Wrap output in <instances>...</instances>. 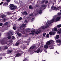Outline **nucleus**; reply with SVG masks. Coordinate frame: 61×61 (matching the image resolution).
<instances>
[{
  "label": "nucleus",
  "instance_id": "obj_1",
  "mask_svg": "<svg viewBox=\"0 0 61 61\" xmlns=\"http://www.w3.org/2000/svg\"><path fill=\"white\" fill-rule=\"evenodd\" d=\"M51 24V22L50 21H49L47 22L46 24V26H42V29H46V28H47L48 27L47 26H49Z\"/></svg>",
  "mask_w": 61,
  "mask_h": 61
},
{
  "label": "nucleus",
  "instance_id": "obj_2",
  "mask_svg": "<svg viewBox=\"0 0 61 61\" xmlns=\"http://www.w3.org/2000/svg\"><path fill=\"white\" fill-rule=\"evenodd\" d=\"M54 19H53L51 20V21H52V22H56L57 21H59L60 20V18H61V17H60L59 16L57 17V18L55 19V18H56V17H54ZM53 22H52L51 23H53Z\"/></svg>",
  "mask_w": 61,
  "mask_h": 61
},
{
  "label": "nucleus",
  "instance_id": "obj_3",
  "mask_svg": "<svg viewBox=\"0 0 61 61\" xmlns=\"http://www.w3.org/2000/svg\"><path fill=\"white\" fill-rule=\"evenodd\" d=\"M10 9L11 10H14L15 9H16V8H17L16 6H15L13 4H11L10 5Z\"/></svg>",
  "mask_w": 61,
  "mask_h": 61
},
{
  "label": "nucleus",
  "instance_id": "obj_4",
  "mask_svg": "<svg viewBox=\"0 0 61 61\" xmlns=\"http://www.w3.org/2000/svg\"><path fill=\"white\" fill-rule=\"evenodd\" d=\"M53 42H54V41L51 40L49 41H47L46 43V44L47 46H49V45L50 46V44H53Z\"/></svg>",
  "mask_w": 61,
  "mask_h": 61
},
{
  "label": "nucleus",
  "instance_id": "obj_5",
  "mask_svg": "<svg viewBox=\"0 0 61 61\" xmlns=\"http://www.w3.org/2000/svg\"><path fill=\"white\" fill-rule=\"evenodd\" d=\"M35 52L37 53H39L40 52H41L42 51H41V48H39L36 51H35Z\"/></svg>",
  "mask_w": 61,
  "mask_h": 61
},
{
  "label": "nucleus",
  "instance_id": "obj_6",
  "mask_svg": "<svg viewBox=\"0 0 61 61\" xmlns=\"http://www.w3.org/2000/svg\"><path fill=\"white\" fill-rule=\"evenodd\" d=\"M51 8L52 10H56L57 8L55 7H54V4H53L51 7Z\"/></svg>",
  "mask_w": 61,
  "mask_h": 61
},
{
  "label": "nucleus",
  "instance_id": "obj_7",
  "mask_svg": "<svg viewBox=\"0 0 61 61\" xmlns=\"http://www.w3.org/2000/svg\"><path fill=\"white\" fill-rule=\"evenodd\" d=\"M9 36H11L13 35V31L12 30H10L9 33L8 34Z\"/></svg>",
  "mask_w": 61,
  "mask_h": 61
},
{
  "label": "nucleus",
  "instance_id": "obj_8",
  "mask_svg": "<svg viewBox=\"0 0 61 61\" xmlns=\"http://www.w3.org/2000/svg\"><path fill=\"white\" fill-rule=\"evenodd\" d=\"M1 43L2 45H5V41L4 40H2L1 41Z\"/></svg>",
  "mask_w": 61,
  "mask_h": 61
},
{
  "label": "nucleus",
  "instance_id": "obj_9",
  "mask_svg": "<svg viewBox=\"0 0 61 61\" xmlns=\"http://www.w3.org/2000/svg\"><path fill=\"white\" fill-rule=\"evenodd\" d=\"M53 44H52L51 45H50L49 46H48V48H50L51 49L54 48V47L52 46Z\"/></svg>",
  "mask_w": 61,
  "mask_h": 61
},
{
  "label": "nucleus",
  "instance_id": "obj_10",
  "mask_svg": "<svg viewBox=\"0 0 61 61\" xmlns=\"http://www.w3.org/2000/svg\"><path fill=\"white\" fill-rule=\"evenodd\" d=\"M20 42H21V41L20 40H18V42L17 43H16L15 44V46H18L19 44V43H20Z\"/></svg>",
  "mask_w": 61,
  "mask_h": 61
},
{
  "label": "nucleus",
  "instance_id": "obj_11",
  "mask_svg": "<svg viewBox=\"0 0 61 61\" xmlns=\"http://www.w3.org/2000/svg\"><path fill=\"white\" fill-rule=\"evenodd\" d=\"M36 47V45H34L30 47V49H34V48H35Z\"/></svg>",
  "mask_w": 61,
  "mask_h": 61
},
{
  "label": "nucleus",
  "instance_id": "obj_12",
  "mask_svg": "<svg viewBox=\"0 0 61 61\" xmlns=\"http://www.w3.org/2000/svg\"><path fill=\"white\" fill-rule=\"evenodd\" d=\"M16 57H19V56H21V55L20 53H17L16 55Z\"/></svg>",
  "mask_w": 61,
  "mask_h": 61
},
{
  "label": "nucleus",
  "instance_id": "obj_13",
  "mask_svg": "<svg viewBox=\"0 0 61 61\" xmlns=\"http://www.w3.org/2000/svg\"><path fill=\"white\" fill-rule=\"evenodd\" d=\"M26 25V24H23L20 27V29H21V28H22V27H25V26Z\"/></svg>",
  "mask_w": 61,
  "mask_h": 61
},
{
  "label": "nucleus",
  "instance_id": "obj_14",
  "mask_svg": "<svg viewBox=\"0 0 61 61\" xmlns=\"http://www.w3.org/2000/svg\"><path fill=\"white\" fill-rule=\"evenodd\" d=\"M12 52V50H10L8 51H7V53L9 54V53H11Z\"/></svg>",
  "mask_w": 61,
  "mask_h": 61
},
{
  "label": "nucleus",
  "instance_id": "obj_15",
  "mask_svg": "<svg viewBox=\"0 0 61 61\" xmlns=\"http://www.w3.org/2000/svg\"><path fill=\"white\" fill-rule=\"evenodd\" d=\"M48 45H46V44L44 46V48H45V49H47L48 48Z\"/></svg>",
  "mask_w": 61,
  "mask_h": 61
},
{
  "label": "nucleus",
  "instance_id": "obj_16",
  "mask_svg": "<svg viewBox=\"0 0 61 61\" xmlns=\"http://www.w3.org/2000/svg\"><path fill=\"white\" fill-rule=\"evenodd\" d=\"M23 61H28V57H26L25 58L24 60Z\"/></svg>",
  "mask_w": 61,
  "mask_h": 61
},
{
  "label": "nucleus",
  "instance_id": "obj_17",
  "mask_svg": "<svg viewBox=\"0 0 61 61\" xmlns=\"http://www.w3.org/2000/svg\"><path fill=\"white\" fill-rule=\"evenodd\" d=\"M8 5V3L5 2L3 4V6H7Z\"/></svg>",
  "mask_w": 61,
  "mask_h": 61
},
{
  "label": "nucleus",
  "instance_id": "obj_18",
  "mask_svg": "<svg viewBox=\"0 0 61 61\" xmlns=\"http://www.w3.org/2000/svg\"><path fill=\"white\" fill-rule=\"evenodd\" d=\"M23 28L24 27L21 28V29L22 32H24V31H25V28Z\"/></svg>",
  "mask_w": 61,
  "mask_h": 61
},
{
  "label": "nucleus",
  "instance_id": "obj_19",
  "mask_svg": "<svg viewBox=\"0 0 61 61\" xmlns=\"http://www.w3.org/2000/svg\"><path fill=\"white\" fill-rule=\"evenodd\" d=\"M57 43H61V40H58L56 41Z\"/></svg>",
  "mask_w": 61,
  "mask_h": 61
},
{
  "label": "nucleus",
  "instance_id": "obj_20",
  "mask_svg": "<svg viewBox=\"0 0 61 61\" xmlns=\"http://www.w3.org/2000/svg\"><path fill=\"white\" fill-rule=\"evenodd\" d=\"M6 16V15H4L3 14L1 15V17L2 18H4V17H5Z\"/></svg>",
  "mask_w": 61,
  "mask_h": 61
},
{
  "label": "nucleus",
  "instance_id": "obj_21",
  "mask_svg": "<svg viewBox=\"0 0 61 61\" xmlns=\"http://www.w3.org/2000/svg\"><path fill=\"white\" fill-rule=\"evenodd\" d=\"M16 33L19 36H21V33H20L18 32H17Z\"/></svg>",
  "mask_w": 61,
  "mask_h": 61
},
{
  "label": "nucleus",
  "instance_id": "obj_22",
  "mask_svg": "<svg viewBox=\"0 0 61 61\" xmlns=\"http://www.w3.org/2000/svg\"><path fill=\"white\" fill-rule=\"evenodd\" d=\"M59 37V35H57L56 36V39H58Z\"/></svg>",
  "mask_w": 61,
  "mask_h": 61
},
{
  "label": "nucleus",
  "instance_id": "obj_23",
  "mask_svg": "<svg viewBox=\"0 0 61 61\" xmlns=\"http://www.w3.org/2000/svg\"><path fill=\"white\" fill-rule=\"evenodd\" d=\"M23 14H24L25 15H27L28 14L27 12L26 11H25L24 12H23Z\"/></svg>",
  "mask_w": 61,
  "mask_h": 61
},
{
  "label": "nucleus",
  "instance_id": "obj_24",
  "mask_svg": "<svg viewBox=\"0 0 61 61\" xmlns=\"http://www.w3.org/2000/svg\"><path fill=\"white\" fill-rule=\"evenodd\" d=\"M4 49H8V47L7 46H5L4 47Z\"/></svg>",
  "mask_w": 61,
  "mask_h": 61
},
{
  "label": "nucleus",
  "instance_id": "obj_25",
  "mask_svg": "<svg viewBox=\"0 0 61 61\" xmlns=\"http://www.w3.org/2000/svg\"><path fill=\"white\" fill-rule=\"evenodd\" d=\"M57 27L58 28H60V27H61V25L60 24L57 25Z\"/></svg>",
  "mask_w": 61,
  "mask_h": 61
},
{
  "label": "nucleus",
  "instance_id": "obj_26",
  "mask_svg": "<svg viewBox=\"0 0 61 61\" xmlns=\"http://www.w3.org/2000/svg\"><path fill=\"white\" fill-rule=\"evenodd\" d=\"M39 14L41 15V14H42V11L41 10H39Z\"/></svg>",
  "mask_w": 61,
  "mask_h": 61
},
{
  "label": "nucleus",
  "instance_id": "obj_27",
  "mask_svg": "<svg viewBox=\"0 0 61 61\" xmlns=\"http://www.w3.org/2000/svg\"><path fill=\"white\" fill-rule=\"evenodd\" d=\"M60 8H61V7L60 6H59L58 7H57V10H59V9H60Z\"/></svg>",
  "mask_w": 61,
  "mask_h": 61
},
{
  "label": "nucleus",
  "instance_id": "obj_28",
  "mask_svg": "<svg viewBox=\"0 0 61 61\" xmlns=\"http://www.w3.org/2000/svg\"><path fill=\"white\" fill-rule=\"evenodd\" d=\"M53 30L54 31L56 32V31L57 30V28H55Z\"/></svg>",
  "mask_w": 61,
  "mask_h": 61
},
{
  "label": "nucleus",
  "instance_id": "obj_29",
  "mask_svg": "<svg viewBox=\"0 0 61 61\" xmlns=\"http://www.w3.org/2000/svg\"><path fill=\"white\" fill-rule=\"evenodd\" d=\"M29 9H33V7H32V6H30L29 7Z\"/></svg>",
  "mask_w": 61,
  "mask_h": 61
},
{
  "label": "nucleus",
  "instance_id": "obj_30",
  "mask_svg": "<svg viewBox=\"0 0 61 61\" xmlns=\"http://www.w3.org/2000/svg\"><path fill=\"white\" fill-rule=\"evenodd\" d=\"M57 33L59 34H60L61 33V31L59 30V31H58Z\"/></svg>",
  "mask_w": 61,
  "mask_h": 61
},
{
  "label": "nucleus",
  "instance_id": "obj_31",
  "mask_svg": "<svg viewBox=\"0 0 61 61\" xmlns=\"http://www.w3.org/2000/svg\"><path fill=\"white\" fill-rule=\"evenodd\" d=\"M23 49L24 50V49H25L26 48L25 47V46H23Z\"/></svg>",
  "mask_w": 61,
  "mask_h": 61
},
{
  "label": "nucleus",
  "instance_id": "obj_32",
  "mask_svg": "<svg viewBox=\"0 0 61 61\" xmlns=\"http://www.w3.org/2000/svg\"><path fill=\"white\" fill-rule=\"evenodd\" d=\"M22 19V18L21 17H20L18 19V20L19 21H21Z\"/></svg>",
  "mask_w": 61,
  "mask_h": 61
},
{
  "label": "nucleus",
  "instance_id": "obj_33",
  "mask_svg": "<svg viewBox=\"0 0 61 61\" xmlns=\"http://www.w3.org/2000/svg\"><path fill=\"white\" fill-rule=\"evenodd\" d=\"M3 20L4 22H5V21H6V19H5V18L3 19Z\"/></svg>",
  "mask_w": 61,
  "mask_h": 61
},
{
  "label": "nucleus",
  "instance_id": "obj_34",
  "mask_svg": "<svg viewBox=\"0 0 61 61\" xmlns=\"http://www.w3.org/2000/svg\"><path fill=\"white\" fill-rule=\"evenodd\" d=\"M58 15H61V13H58Z\"/></svg>",
  "mask_w": 61,
  "mask_h": 61
},
{
  "label": "nucleus",
  "instance_id": "obj_35",
  "mask_svg": "<svg viewBox=\"0 0 61 61\" xmlns=\"http://www.w3.org/2000/svg\"><path fill=\"white\" fill-rule=\"evenodd\" d=\"M11 36H9L7 37V38H8V39H11Z\"/></svg>",
  "mask_w": 61,
  "mask_h": 61
},
{
  "label": "nucleus",
  "instance_id": "obj_36",
  "mask_svg": "<svg viewBox=\"0 0 61 61\" xmlns=\"http://www.w3.org/2000/svg\"><path fill=\"white\" fill-rule=\"evenodd\" d=\"M45 3L46 5H47V3H48V1H47V0L46 1Z\"/></svg>",
  "mask_w": 61,
  "mask_h": 61
},
{
  "label": "nucleus",
  "instance_id": "obj_37",
  "mask_svg": "<svg viewBox=\"0 0 61 61\" xmlns=\"http://www.w3.org/2000/svg\"><path fill=\"white\" fill-rule=\"evenodd\" d=\"M49 34H47L46 35V37H49Z\"/></svg>",
  "mask_w": 61,
  "mask_h": 61
},
{
  "label": "nucleus",
  "instance_id": "obj_38",
  "mask_svg": "<svg viewBox=\"0 0 61 61\" xmlns=\"http://www.w3.org/2000/svg\"><path fill=\"white\" fill-rule=\"evenodd\" d=\"M30 35H34V33L33 32H31L30 33Z\"/></svg>",
  "mask_w": 61,
  "mask_h": 61
},
{
  "label": "nucleus",
  "instance_id": "obj_39",
  "mask_svg": "<svg viewBox=\"0 0 61 61\" xmlns=\"http://www.w3.org/2000/svg\"><path fill=\"white\" fill-rule=\"evenodd\" d=\"M46 35V33H44L43 35V36H45Z\"/></svg>",
  "mask_w": 61,
  "mask_h": 61
},
{
  "label": "nucleus",
  "instance_id": "obj_40",
  "mask_svg": "<svg viewBox=\"0 0 61 61\" xmlns=\"http://www.w3.org/2000/svg\"><path fill=\"white\" fill-rule=\"evenodd\" d=\"M46 5H42V7H46Z\"/></svg>",
  "mask_w": 61,
  "mask_h": 61
},
{
  "label": "nucleus",
  "instance_id": "obj_41",
  "mask_svg": "<svg viewBox=\"0 0 61 61\" xmlns=\"http://www.w3.org/2000/svg\"><path fill=\"white\" fill-rule=\"evenodd\" d=\"M27 29L28 30H30H30H31V29H29V28H27Z\"/></svg>",
  "mask_w": 61,
  "mask_h": 61
},
{
  "label": "nucleus",
  "instance_id": "obj_42",
  "mask_svg": "<svg viewBox=\"0 0 61 61\" xmlns=\"http://www.w3.org/2000/svg\"><path fill=\"white\" fill-rule=\"evenodd\" d=\"M15 37L14 36H12V39H15Z\"/></svg>",
  "mask_w": 61,
  "mask_h": 61
},
{
  "label": "nucleus",
  "instance_id": "obj_43",
  "mask_svg": "<svg viewBox=\"0 0 61 61\" xmlns=\"http://www.w3.org/2000/svg\"><path fill=\"white\" fill-rule=\"evenodd\" d=\"M49 34L50 36H51L52 35V32H50L49 33Z\"/></svg>",
  "mask_w": 61,
  "mask_h": 61
},
{
  "label": "nucleus",
  "instance_id": "obj_44",
  "mask_svg": "<svg viewBox=\"0 0 61 61\" xmlns=\"http://www.w3.org/2000/svg\"><path fill=\"white\" fill-rule=\"evenodd\" d=\"M45 2V0H42L41 2L42 4H44Z\"/></svg>",
  "mask_w": 61,
  "mask_h": 61
},
{
  "label": "nucleus",
  "instance_id": "obj_45",
  "mask_svg": "<svg viewBox=\"0 0 61 61\" xmlns=\"http://www.w3.org/2000/svg\"><path fill=\"white\" fill-rule=\"evenodd\" d=\"M36 34H39V32L38 31H37L36 32Z\"/></svg>",
  "mask_w": 61,
  "mask_h": 61
},
{
  "label": "nucleus",
  "instance_id": "obj_46",
  "mask_svg": "<svg viewBox=\"0 0 61 61\" xmlns=\"http://www.w3.org/2000/svg\"><path fill=\"white\" fill-rule=\"evenodd\" d=\"M2 25H3V23H0V26H2Z\"/></svg>",
  "mask_w": 61,
  "mask_h": 61
},
{
  "label": "nucleus",
  "instance_id": "obj_47",
  "mask_svg": "<svg viewBox=\"0 0 61 61\" xmlns=\"http://www.w3.org/2000/svg\"><path fill=\"white\" fill-rule=\"evenodd\" d=\"M8 24V23L7 22L5 23V25H7Z\"/></svg>",
  "mask_w": 61,
  "mask_h": 61
},
{
  "label": "nucleus",
  "instance_id": "obj_48",
  "mask_svg": "<svg viewBox=\"0 0 61 61\" xmlns=\"http://www.w3.org/2000/svg\"><path fill=\"white\" fill-rule=\"evenodd\" d=\"M0 56H4V53H1L0 54Z\"/></svg>",
  "mask_w": 61,
  "mask_h": 61
},
{
  "label": "nucleus",
  "instance_id": "obj_49",
  "mask_svg": "<svg viewBox=\"0 0 61 61\" xmlns=\"http://www.w3.org/2000/svg\"><path fill=\"white\" fill-rule=\"evenodd\" d=\"M3 2H1V3H0V5H1L3 4Z\"/></svg>",
  "mask_w": 61,
  "mask_h": 61
},
{
  "label": "nucleus",
  "instance_id": "obj_50",
  "mask_svg": "<svg viewBox=\"0 0 61 61\" xmlns=\"http://www.w3.org/2000/svg\"><path fill=\"white\" fill-rule=\"evenodd\" d=\"M35 32H36L35 30H34V31H31V32H32L33 33H35Z\"/></svg>",
  "mask_w": 61,
  "mask_h": 61
},
{
  "label": "nucleus",
  "instance_id": "obj_51",
  "mask_svg": "<svg viewBox=\"0 0 61 61\" xmlns=\"http://www.w3.org/2000/svg\"><path fill=\"white\" fill-rule=\"evenodd\" d=\"M13 29H14L15 30V29H15V27H13Z\"/></svg>",
  "mask_w": 61,
  "mask_h": 61
},
{
  "label": "nucleus",
  "instance_id": "obj_52",
  "mask_svg": "<svg viewBox=\"0 0 61 61\" xmlns=\"http://www.w3.org/2000/svg\"><path fill=\"white\" fill-rule=\"evenodd\" d=\"M7 14L8 15H10V14H11V13H10V12H8L7 13Z\"/></svg>",
  "mask_w": 61,
  "mask_h": 61
},
{
  "label": "nucleus",
  "instance_id": "obj_53",
  "mask_svg": "<svg viewBox=\"0 0 61 61\" xmlns=\"http://www.w3.org/2000/svg\"><path fill=\"white\" fill-rule=\"evenodd\" d=\"M34 20V18H32L31 20V21H33V20Z\"/></svg>",
  "mask_w": 61,
  "mask_h": 61
},
{
  "label": "nucleus",
  "instance_id": "obj_54",
  "mask_svg": "<svg viewBox=\"0 0 61 61\" xmlns=\"http://www.w3.org/2000/svg\"><path fill=\"white\" fill-rule=\"evenodd\" d=\"M20 56H21V55H22V54H23V52H21V53H20Z\"/></svg>",
  "mask_w": 61,
  "mask_h": 61
},
{
  "label": "nucleus",
  "instance_id": "obj_55",
  "mask_svg": "<svg viewBox=\"0 0 61 61\" xmlns=\"http://www.w3.org/2000/svg\"><path fill=\"white\" fill-rule=\"evenodd\" d=\"M29 15L30 16H32V14H30Z\"/></svg>",
  "mask_w": 61,
  "mask_h": 61
},
{
  "label": "nucleus",
  "instance_id": "obj_56",
  "mask_svg": "<svg viewBox=\"0 0 61 61\" xmlns=\"http://www.w3.org/2000/svg\"><path fill=\"white\" fill-rule=\"evenodd\" d=\"M38 32H39V33H41V30H39V31H38Z\"/></svg>",
  "mask_w": 61,
  "mask_h": 61
},
{
  "label": "nucleus",
  "instance_id": "obj_57",
  "mask_svg": "<svg viewBox=\"0 0 61 61\" xmlns=\"http://www.w3.org/2000/svg\"><path fill=\"white\" fill-rule=\"evenodd\" d=\"M7 1L8 2H9L10 1V0H7Z\"/></svg>",
  "mask_w": 61,
  "mask_h": 61
},
{
  "label": "nucleus",
  "instance_id": "obj_58",
  "mask_svg": "<svg viewBox=\"0 0 61 61\" xmlns=\"http://www.w3.org/2000/svg\"><path fill=\"white\" fill-rule=\"evenodd\" d=\"M52 34L53 35H55V33L54 32H52Z\"/></svg>",
  "mask_w": 61,
  "mask_h": 61
},
{
  "label": "nucleus",
  "instance_id": "obj_59",
  "mask_svg": "<svg viewBox=\"0 0 61 61\" xmlns=\"http://www.w3.org/2000/svg\"><path fill=\"white\" fill-rule=\"evenodd\" d=\"M3 58L2 57H0V60H1V59H2Z\"/></svg>",
  "mask_w": 61,
  "mask_h": 61
},
{
  "label": "nucleus",
  "instance_id": "obj_60",
  "mask_svg": "<svg viewBox=\"0 0 61 61\" xmlns=\"http://www.w3.org/2000/svg\"><path fill=\"white\" fill-rule=\"evenodd\" d=\"M59 30L61 31V28H60V30Z\"/></svg>",
  "mask_w": 61,
  "mask_h": 61
},
{
  "label": "nucleus",
  "instance_id": "obj_61",
  "mask_svg": "<svg viewBox=\"0 0 61 61\" xmlns=\"http://www.w3.org/2000/svg\"><path fill=\"white\" fill-rule=\"evenodd\" d=\"M27 20H25V22H26H26H27Z\"/></svg>",
  "mask_w": 61,
  "mask_h": 61
},
{
  "label": "nucleus",
  "instance_id": "obj_62",
  "mask_svg": "<svg viewBox=\"0 0 61 61\" xmlns=\"http://www.w3.org/2000/svg\"><path fill=\"white\" fill-rule=\"evenodd\" d=\"M29 44L27 43V46H29Z\"/></svg>",
  "mask_w": 61,
  "mask_h": 61
},
{
  "label": "nucleus",
  "instance_id": "obj_63",
  "mask_svg": "<svg viewBox=\"0 0 61 61\" xmlns=\"http://www.w3.org/2000/svg\"><path fill=\"white\" fill-rule=\"evenodd\" d=\"M5 1H7L6 0H3L2 1H4V2H5Z\"/></svg>",
  "mask_w": 61,
  "mask_h": 61
},
{
  "label": "nucleus",
  "instance_id": "obj_64",
  "mask_svg": "<svg viewBox=\"0 0 61 61\" xmlns=\"http://www.w3.org/2000/svg\"><path fill=\"white\" fill-rule=\"evenodd\" d=\"M48 8H49L50 7H49V5H48Z\"/></svg>",
  "mask_w": 61,
  "mask_h": 61
}]
</instances>
